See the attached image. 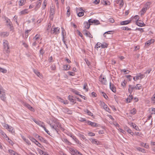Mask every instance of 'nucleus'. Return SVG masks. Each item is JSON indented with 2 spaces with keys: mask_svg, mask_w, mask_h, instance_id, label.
<instances>
[{
  "mask_svg": "<svg viewBox=\"0 0 155 155\" xmlns=\"http://www.w3.org/2000/svg\"><path fill=\"white\" fill-rule=\"evenodd\" d=\"M51 128L55 130L57 132L59 130H63V128L61 127V125L58 121L56 120L51 123L49 124Z\"/></svg>",
  "mask_w": 155,
  "mask_h": 155,
  "instance_id": "1",
  "label": "nucleus"
},
{
  "mask_svg": "<svg viewBox=\"0 0 155 155\" xmlns=\"http://www.w3.org/2000/svg\"><path fill=\"white\" fill-rule=\"evenodd\" d=\"M3 45L4 47V51L6 53L9 54L10 51L9 43L8 41L6 40H3Z\"/></svg>",
  "mask_w": 155,
  "mask_h": 155,
  "instance_id": "2",
  "label": "nucleus"
},
{
  "mask_svg": "<svg viewBox=\"0 0 155 155\" xmlns=\"http://www.w3.org/2000/svg\"><path fill=\"white\" fill-rule=\"evenodd\" d=\"M60 28L59 27L56 28L54 25H53L52 27L51 33V34L57 35L60 32Z\"/></svg>",
  "mask_w": 155,
  "mask_h": 155,
  "instance_id": "3",
  "label": "nucleus"
},
{
  "mask_svg": "<svg viewBox=\"0 0 155 155\" xmlns=\"http://www.w3.org/2000/svg\"><path fill=\"white\" fill-rule=\"evenodd\" d=\"M99 81L101 83L104 84L106 85L107 83V81L106 78L103 76L102 75H101L99 78Z\"/></svg>",
  "mask_w": 155,
  "mask_h": 155,
  "instance_id": "4",
  "label": "nucleus"
},
{
  "mask_svg": "<svg viewBox=\"0 0 155 155\" xmlns=\"http://www.w3.org/2000/svg\"><path fill=\"white\" fill-rule=\"evenodd\" d=\"M68 150L71 155H76L78 153V151L71 147H68Z\"/></svg>",
  "mask_w": 155,
  "mask_h": 155,
  "instance_id": "5",
  "label": "nucleus"
},
{
  "mask_svg": "<svg viewBox=\"0 0 155 155\" xmlns=\"http://www.w3.org/2000/svg\"><path fill=\"white\" fill-rule=\"evenodd\" d=\"M86 123H87L88 125H91L93 127H98L100 125L98 124L93 122L89 120H87L86 121Z\"/></svg>",
  "mask_w": 155,
  "mask_h": 155,
  "instance_id": "6",
  "label": "nucleus"
},
{
  "mask_svg": "<svg viewBox=\"0 0 155 155\" xmlns=\"http://www.w3.org/2000/svg\"><path fill=\"white\" fill-rule=\"evenodd\" d=\"M100 103H101L100 105L103 107V108L106 111L109 112L110 109L107 106L106 104L104 102L101 101H100Z\"/></svg>",
  "mask_w": 155,
  "mask_h": 155,
  "instance_id": "7",
  "label": "nucleus"
},
{
  "mask_svg": "<svg viewBox=\"0 0 155 155\" xmlns=\"http://www.w3.org/2000/svg\"><path fill=\"white\" fill-rule=\"evenodd\" d=\"M88 21L89 23H94L95 25H98L100 24L99 21L96 19H94L92 18L88 20Z\"/></svg>",
  "mask_w": 155,
  "mask_h": 155,
  "instance_id": "8",
  "label": "nucleus"
},
{
  "mask_svg": "<svg viewBox=\"0 0 155 155\" xmlns=\"http://www.w3.org/2000/svg\"><path fill=\"white\" fill-rule=\"evenodd\" d=\"M6 97L5 94V92L0 94V99L3 101L5 102L6 101Z\"/></svg>",
  "mask_w": 155,
  "mask_h": 155,
  "instance_id": "9",
  "label": "nucleus"
},
{
  "mask_svg": "<svg viewBox=\"0 0 155 155\" xmlns=\"http://www.w3.org/2000/svg\"><path fill=\"white\" fill-rule=\"evenodd\" d=\"M144 77L143 74H139L137 75V76L133 78V79L135 81H137L138 79H141Z\"/></svg>",
  "mask_w": 155,
  "mask_h": 155,
  "instance_id": "10",
  "label": "nucleus"
},
{
  "mask_svg": "<svg viewBox=\"0 0 155 155\" xmlns=\"http://www.w3.org/2000/svg\"><path fill=\"white\" fill-rule=\"evenodd\" d=\"M83 33L87 37L90 38H92L93 36L90 32L87 31L86 30H84L83 31Z\"/></svg>",
  "mask_w": 155,
  "mask_h": 155,
  "instance_id": "11",
  "label": "nucleus"
},
{
  "mask_svg": "<svg viewBox=\"0 0 155 155\" xmlns=\"http://www.w3.org/2000/svg\"><path fill=\"white\" fill-rule=\"evenodd\" d=\"M41 3V0H39L36 2L35 7V11H37L40 7Z\"/></svg>",
  "mask_w": 155,
  "mask_h": 155,
  "instance_id": "12",
  "label": "nucleus"
},
{
  "mask_svg": "<svg viewBox=\"0 0 155 155\" xmlns=\"http://www.w3.org/2000/svg\"><path fill=\"white\" fill-rule=\"evenodd\" d=\"M78 11H77V12L78 11H79V12L78 14L77 15L78 17H82L84 15V13L83 12V10L81 8L78 9Z\"/></svg>",
  "mask_w": 155,
  "mask_h": 155,
  "instance_id": "13",
  "label": "nucleus"
},
{
  "mask_svg": "<svg viewBox=\"0 0 155 155\" xmlns=\"http://www.w3.org/2000/svg\"><path fill=\"white\" fill-rule=\"evenodd\" d=\"M32 120L35 122V123L41 127H42L44 124V123L40 121H37L35 119H32Z\"/></svg>",
  "mask_w": 155,
  "mask_h": 155,
  "instance_id": "14",
  "label": "nucleus"
},
{
  "mask_svg": "<svg viewBox=\"0 0 155 155\" xmlns=\"http://www.w3.org/2000/svg\"><path fill=\"white\" fill-rule=\"evenodd\" d=\"M24 105L31 111H34V109L33 108V107L30 105L28 104V103H24Z\"/></svg>",
  "mask_w": 155,
  "mask_h": 155,
  "instance_id": "15",
  "label": "nucleus"
},
{
  "mask_svg": "<svg viewBox=\"0 0 155 155\" xmlns=\"http://www.w3.org/2000/svg\"><path fill=\"white\" fill-rule=\"evenodd\" d=\"M136 24L138 26L142 27L145 25L143 22L140 20H137L136 21Z\"/></svg>",
  "mask_w": 155,
  "mask_h": 155,
  "instance_id": "16",
  "label": "nucleus"
},
{
  "mask_svg": "<svg viewBox=\"0 0 155 155\" xmlns=\"http://www.w3.org/2000/svg\"><path fill=\"white\" fill-rule=\"evenodd\" d=\"M116 3L119 4L120 8H121L124 4V2L123 0H117Z\"/></svg>",
  "mask_w": 155,
  "mask_h": 155,
  "instance_id": "17",
  "label": "nucleus"
},
{
  "mask_svg": "<svg viewBox=\"0 0 155 155\" xmlns=\"http://www.w3.org/2000/svg\"><path fill=\"white\" fill-rule=\"evenodd\" d=\"M89 140L91 141L92 143H94L97 145L100 144V142L96 139L93 138H91L89 139Z\"/></svg>",
  "mask_w": 155,
  "mask_h": 155,
  "instance_id": "18",
  "label": "nucleus"
},
{
  "mask_svg": "<svg viewBox=\"0 0 155 155\" xmlns=\"http://www.w3.org/2000/svg\"><path fill=\"white\" fill-rule=\"evenodd\" d=\"M61 34L62 35V38H67L66 34V31L63 28H61Z\"/></svg>",
  "mask_w": 155,
  "mask_h": 155,
  "instance_id": "19",
  "label": "nucleus"
},
{
  "mask_svg": "<svg viewBox=\"0 0 155 155\" xmlns=\"http://www.w3.org/2000/svg\"><path fill=\"white\" fill-rule=\"evenodd\" d=\"M0 135L2 137L5 139L7 138L8 137L6 134L2 130H0Z\"/></svg>",
  "mask_w": 155,
  "mask_h": 155,
  "instance_id": "20",
  "label": "nucleus"
},
{
  "mask_svg": "<svg viewBox=\"0 0 155 155\" xmlns=\"http://www.w3.org/2000/svg\"><path fill=\"white\" fill-rule=\"evenodd\" d=\"M28 13V10L27 9H25L20 11L19 13V15H25Z\"/></svg>",
  "mask_w": 155,
  "mask_h": 155,
  "instance_id": "21",
  "label": "nucleus"
},
{
  "mask_svg": "<svg viewBox=\"0 0 155 155\" xmlns=\"http://www.w3.org/2000/svg\"><path fill=\"white\" fill-rule=\"evenodd\" d=\"M62 141L64 142L67 144L68 145H71V143L68 140L65 138H64L62 139Z\"/></svg>",
  "mask_w": 155,
  "mask_h": 155,
  "instance_id": "22",
  "label": "nucleus"
},
{
  "mask_svg": "<svg viewBox=\"0 0 155 155\" xmlns=\"http://www.w3.org/2000/svg\"><path fill=\"white\" fill-rule=\"evenodd\" d=\"M110 88L113 92H116V89L115 87H114V85L113 84H111V82L110 83Z\"/></svg>",
  "mask_w": 155,
  "mask_h": 155,
  "instance_id": "23",
  "label": "nucleus"
},
{
  "mask_svg": "<svg viewBox=\"0 0 155 155\" xmlns=\"http://www.w3.org/2000/svg\"><path fill=\"white\" fill-rule=\"evenodd\" d=\"M91 24L88 21L85 22L84 23V27L87 29H88L90 28Z\"/></svg>",
  "mask_w": 155,
  "mask_h": 155,
  "instance_id": "24",
  "label": "nucleus"
},
{
  "mask_svg": "<svg viewBox=\"0 0 155 155\" xmlns=\"http://www.w3.org/2000/svg\"><path fill=\"white\" fill-rule=\"evenodd\" d=\"M58 100L61 102L63 103L64 104H68V101L67 100H64L61 98L58 97Z\"/></svg>",
  "mask_w": 155,
  "mask_h": 155,
  "instance_id": "25",
  "label": "nucleus"
},
{
  "mask_svg": "<svg viewBox=\"0 0 155 155\" xmlns=\"http://www.w3.org/2000/svg\"><path fill=\"white\" fill-rule=\"evenodd\" d=\"M133 98V96L132 95L130 94L129 96L126 99V101L127 103H130Z\"/></svg>",
  "mask_w": 155,
  "mask_h": 155,
  "instance_id": "26",
  "label": "nucleus"
},
{
  "mask_svg": "<svg viewBox=\"0 0 155 155\" xmlns=\"http://www.w3.org/2000/svg\"><path fill=\"white\" fill-rule=\"evenodd\" d=\"M84 111L87 115L93 117V114L89 110L87 109L84 110Z\"/></svg>",
  "mask_w": 155,
  "mask_h": 155,
  "instance_id": "27",
  "label": "nucleus"
},
{
  "mask_svg": "<svg viewBox=\"0 0 155 155\" xmlns=\"http://www.w3.org/2000/svg\"><path fill=\"white\" fill-rule=\"evenodd\" d=\"M131 22V20H126L121 21L120 22V24L121 25H126L128 24Z\"/></svg>",
  "mask_w": 155,
  "mask_h": 155,
  "instance_id": "28",
  "label": "nucleus"
},
{
  "mask_svg": "<svg viewBox=\"0 0 155 155\" xmlns=\"http://www.w3.org/2000/svg\"><path fill=\"white\" fill-rule=\"evenodd\" d=\"M154 40L153 39H151L150 40H148L145 43L146 45H147L148 46L150 45L151 43L154 42Z\"/></svg>",
  "mask_w": 155,
  "mask_h": 155,
  "instance_id": "29",
  "label": "nucleus"
},
{
  "mask_svg": "<svg viewBox=\"0 0 155 155\" xmlns=\"http://www.w3.org/2000/svg\"><path fill=\"white\" fill-rule=\"evenodd\" d=\"M71 68V66L69 65H65L63 66V68L65 71L69 70Z\"/></svg>",
  "mask_w": 155,
  "mask_h": 155,
  "instance_id": "30",
  "label": "nucleus"
},
{
  "mask_svg": "<svg viewBox=\"0 0 155 155\" xmlns=\"http://www.w3.org/2000/svg\"><path fill=\"white\" fill-rule=\"evenodd\" d=\"M73 97L71 96L70 95H69L68 97V100L74 104L76 103Z\"/></svg>",
  "mask_w": 155,
  "mask_h": 155,
  "instance_id": "31",
  "label": "nucleus"
},
{
  "mask_svg": "<svg viewBox=\"0 0 155 155\" xmlns=\"http://www.w3.org/2000/svg\"><path fill=\"white\" fill-rule=\"evenodd\" d=\"M41 37V35L40 34H37L33 38V40L35 41H37Z\"/></svg>",
  "mask_w": 155,
  "mask_h": 155,
  "instance_id": "32",
  "label": "nucleus"
},
{
  "mask_svg": "<svg viewBox=\"0 0 155 155\" xmlns=\"http://www.w3.org/2000/svg\"><path fill=\"white\" fill-rule=\"evenodd\" d=\"M25 0H20L18 2V4L20 6H22L24 5L25 3Z\"/></svg>",
  "mask_w": 155,
  "mask_h": 155,
  "instance_id": "33",
  "label": "nucleus"
},
{
  "mask_svg": "<svg viewBox=\"0 0 155 155\" xmlns=\"http://www.w3.org/2000/svg\"><path fill=\"white\" fill-rule=\"evenodd\" d=\"M7 26L10 28L11 30H12L13 28V27L12 25V23L11 21L9 23L7 24Z\"/></svg>",
  "mask_w": 155,
  "mask_h": 155,
  "instance_id": "34",
  "label": "nucleus"
},
{
  "mask_svg": "<svg viewBox=\"0 0 155 155\" xmlns=\"http://www.w3.org/2000/svg\"><path fill=\"white\" fill-rule=\"evenodd\" d=\"M73 139L75 141L76 143H77V144H79L80 146H81V143H80L78 140L76 138V137L75 136Z\"/></svg>",
  "mask_w": 155,
  "mask_h": 155,
  "instance_id": "35",
  "label": "nucleus"
},
{
  "mask_svg": "<svg viewBox=\"0 0 155 155\" xmlns=\"http://www.w3.org/2000/svg\"><path fill=\"white\" fill-rule=\"evenodd\" d=\"M8 33L6 32H2L0 34L1 35L2 37H3L7 36H8Z\"/></svg>",
  "mask_w": 155,
  "mask_h": 155,
  "instance_id": "36",
  "label": "nucleus"
},
{
  "mask_svg": "<svg viewBox=\"0 0 155 155\" xmlns=\"http://www.w3.org/2000/svg\"><path fill=\"white\" fill-rule=\"evenodd\" d=\"M54 9L53 8H52V7L51 8L50 10V15H52V16L54 15Z\"/></svg>",
  "mask_w": 155,
  "mask_h": 155,
  "instance_id": "37",
  "label": "nucleus"
},
{
  "mask_svg": "<svg viewBox=\"0 0 155 155\" xmlns=\"http://www.w3.org/2000/svg\"><path fill=\"white\" fill-rule=\"evenodd\" d=\"M38 138L39 140L41 141L44 143H45L46 142V140L43 137L40 136H38Z\"/></svg>",
  "mask_w": 155,
  "mask_h": 155,
  "instance_id": "38",
  "label": "nucleus"
},
{
  "mask_svg": "<svg viewBox=\"0 0 155 155\" xmlns=\"http://www.w3.org/2000/svg\"><path fill=\"white\" fill-rule=\"evenodd\" d=\"M132 126L136 130L138 131H139L140 130L138 127L136 125V124L133 123H132Z\"/></svg>",
  "mask_w": 155,
  "mask_h": 155,
  "instance_id": "39",
  "label": "nucleus"
},
{
  "mask_svg": "<svg viewBox=\"0 0 155 155\" xmlns=\"http://www.w3.org/2000/svg\"><path fill=\"white\" fill-rule=\"evenodd\" d=\"M130 113L134 115L136 113V110L135 108H134L130 110Z\"/></svg>",
  "mask_w": 155,
  "mask_h": 155,
  "instance_id": "40",
  "label": "nucleus"
},
{
  "mask_svg": "<svg viewBox=\"0 0 155 155\" xmlns=\"http://www.w3.org/2000/svg\"><path fill=\"white\" fill-rule=\"evenodd\" d=\"M147 9L146 7L142 8L140 11L141 15H143Z\"/></svg>",
  "mask_w": 155,
  "mask_h": 155,
  "instance_id": "41",
  "label": "nucleus"
},
{
  "mask_svg": "<svg viewBox=\"0 0 155 155\" xmlns=\"http://www.w3.org/2000/svg\"><path fill=\"white\" fill-rule=\"evenodd\" d=\"M72 92L73 93H74L78 95H80V92L76 90H75L72 89L71 90Z\"/></svg>",
  "mask_w": 155,
  "mask_h": 155,
  "instance_id": "42",
  "label": "nucleus"
},
{
  "mask_svg": "<svg viewBox=\"0 0 155 155\" xmlns=\"http://www.w3.org/2000/svg\"><path fill=\"white\" fill-rule=\"evenodd\" d=\"M5 139L11 145H12L14 144L13 141L8 137Z\"/></svg>",
  "mask_w": 155,
  "mask_h": 155,
  "instance_id": "43",
  "label": "nucleus"
},
{
  "mask_svg": "<svg viewBox=\"0 0 155 155\" xmlns=\"http://www.w3.org/2000/svg\"><path fill=\"white\" fill-rule=\"evenodd\" d=\"M5 92V90L2 87L0 84V94Z\"/></svg>",
  "mask_w": 155,
  "mask_h": 155,
  "instance_id": "44",
  "label": "nucleus"
},
{
  "mask_svg": "<svg viewBox=\"0 0 155 155\" xmlns=\"http://www.w3.org/2000/svg\"><path fill=\"white\" fill-rule=\"evenodd\" d=\"M29 138L30 140L32 142L34 143H35L37 141V140L36 139H35V138H34L31 137H30Z\"/></svg>",
  "mask_w": 155,
  "mask_h": 155,
  "instance_id": "45",
  "label": "nucleus"
},
{
  "mask_svg": "<svg viewBox=\"0 0 155 155\" xmlns=\"http://www.w3.org/2000/svg\"><path fill=\"white\" fill-rule=\"evenodd\" d=\"M50 68L51 70L53 71H54L56 69V67L55 64H52Z\"/></svg>",
  "mask_w": 155,
  "mask_h": 155,
  "instance_id": "46",
  "label": "nucleus"
},
{
  "mask_svg": "<svg viewBox=\"0 0 155 155\" xmlns=\"http://www.w3.org/2000/svg\"><path fill=\"white\" fill-rule=\"evenodd\" d=\"M0 72L4 73H5L7 72V70L5 69L0 67Z\"/></svg>",
  "mask_w": 155,
  "mask_h": 155,
  "instance_id": "47",
  "label": "nucleus"
},
{
  "mask_svg": "<svg viewBox=\"0 0 155 155\" xmlns=\"http://www.w3.org/2000/svg\"><path fill=\"white\" fill-rule=\"evenodd\" d=\"M133 90L132 89V85H129L128 88V92L130 94H131Z\"/></svg>",
  "mask_w": 155,
  "mask_h": 155,
  "instance_id": "48",
  "label": "nucleus"
},
{
  "mask_svg": "<svg viewBox=\"0 0 155 155\" xmlns=\"http://www.w3.org/2000/svg\"><path fill=\"white\" fill-rule=\"evenodd\" d=\"M127 132L129 134H130V135L133 136V135H134V132H133L132 130H131V129H130L129 128L127 130Z\"/></svg>",
  "mask_w": 155,
  "mask_h": 155,
  "instance_id": "49",
  "label": "nucleus"
},
{
  "mask_svg": "<svg viewBox=\"0 0 155 155\" xmlns=\"http://www.w3.org/2000/svg\"><path fill=\"white\" fill-rule=\"evenodd\" d=\"M78 136L81 139L84 140L86 139L85 137L83 134H78Z\"/></svg>",
  "mask_w": 155,
  "mask_h": 155,
  "instance_id": "50",
  "label": "nucleus"
},
{
  "mask_svg": "<svg viewBox=\"0 0 155 155\" xmlns=\"http://www.w3.org/2000/svg\"><path fill=\"white\" fill-rule=\"evenodd\" d=\"M8 152L9 153L11 154L12 155H15V152L12 150H9Z\"/></svg>",
  "mask_w": 155,
  "mask_h": 155,
  "instance_id": "51",
  "label": "nucleus"
},
{
  "mask_svg": "<svg viewBox=\"0 0 155 155\" xmlns=\"http://www.w3.org/2000/svg\"><path fill=\"white\" fill-rule=\"evenodd\" d=\"M8 131L11 132V133H13L14 132V130H13V128L11 126H9V128L8 129Z\"/></svg>",
  "mask_w": 155,
  "mask_h": 155,
  "instance_id": "52",
  "label": "nucleus"
},
{
  "mask_svg": "<svg viewBox=\"0 0 155 155\" xmlns=\"http://www.w3.org/2000/svg\"><path fill=\"white\" fill-rule=\"evenodd\" d=\"M33 71L34 72L38 77L40 75V73L38 72V71L35 69H33Z\"/></svg>",
  "mask_w": 155,
  "mask_h": 155,
  "instance_id": "53",
  "label": "nucleus"
},
{
  "mask_svg": "<svg viewBox=\"0 0 155 155\" xmlns=\"http://www.w3.org/2000/svg\"><path fill=\"white\" fill-rule=\"evenodd\" d=\"M100 93H101L102 95L106 99H107V98H108V96L105 93L102 91L100 92Z\"/></svg>",
  "mask_w": 155,
  "mask_h": 155,
  "instance_id": "54",
  "label": "nucleus"
},
{
  "mask_svg": "<svg viewBox=\"0 0 155 155\" xmlns=\"http://www.w3.org/2000/svg\"><path fill=\"white\" fill-rule=\"evenodd\" d=\"M35 144L41 148H42L43 147V146L41 145V144L39 143V142L37 141Z\"/></svg>",
  "mask_w": 155,
  "mask_h": 155,
  "instance_id": "55",
  "label": "nucleus"
},
{
  "mask_svg": "<svg viewBox=\"0 0 155 155\" xmlns=\"http://www.w3.org/2000/svg\"><path fill=\"white\" fill-rule=\"evenodd\" d=\"M151 4V2H148L146 3V5H145V7L147 8L148 9L149 8Z\"/></svg>",
  "mask_w": 155,
  "mask_h": 155,
  "instance_id": "56",
  "label": "nucleus"
},
{
  "mask_svg": "<svg viewBox=\"0 0 155 155\" xmlns=\"http://www.w3.org/2000/svg\"><path fill=\"white\" fill-rule=\"evenodd\" d=\"M108 46V45L107 43H105L102 44L101 47L103 48H107Z\"/></svg>",
  "mask_w": 155,
  "mask_h": 155,
  "instance_id": "57",
  "label": "nucleus"
},
{
  "mask_svg": "<svg viewBox=\"0 0 155 155\" xmlns=\"http://www.w3.org/2000/svg\"><path fill=\"white\" fill-rule=\"evenodd\" d=\"M121 72H124L125 74H128L129 71H128L127 70H126V69H124L121 70Z\"/></svg>",
  "mask_w": 155,
  "mask_h": 155,
  "instance_id": "58",
  "label": "nucleus"
},
{
  "mask_svg": "<svg viewBox=\"0 0 155 155\" xmlns=\"http://www.w3.org/2000/svg\"><path fill=\"white\" fill-rule=\"evenodd\" d=\"M31 31V30H28L25 31V37L27 38L28 36V33Z\"/></svg>",
  "mask_w": 155,
  "mask_h": 155,
  "instance_id": "59",
  "label": "nucleus"
},
{
  "mask_svg": "<svg viewBox=\"0 0 155 155\" xmlns=\"http://www.w3.org/2000/svg\"><path fill=\"white\" fill-rule=\"evenodd\" d=\"M121 29L124 30H131V28H129L127 27H123L121 28Z\"/></svg>",
  "mask_w": 155,
  "mask_h": 155,
  "instance_id": "60",
  "label": "nucleus"
},
{
  "mask_svg": "<svg viewBox=\"0 0 155 155\" xmlns=\"http://www.w3.org/2000/svg\"><path fill=\"white\" fill-rule=\"evenodd\" d=\"M137 90H140L142 88V86L140 84H138L137 85Z\"/></svg>",
  "mask_w": 155,
  "mask_h": 155,
  "instance_id": "61",
  "label": "nucleus"
},
{
  "mask_svg": "<svg viewBox=\"0 0 155 155\" xmlns=\"http://www.w3.org/2000/svg\"><path fill=\"white\" fill-rule=\"evenodd\" d=\"M34 42H33L32 44V46L33 47H35L37 44V41L34 40Z\"/></svg>",
  "mask_w": 155,
  "mask_h": 155,
  "instance_id": "62",
  "label": "nucleus"
},
{
  "mask_svg": "<svg viewBox=\"0 0 155 155\" xmlns=\"http://www.w3.org/2000/svg\"><path fill=\"white\" fill-rule=\"evenodd\" d=\"M88 135L89 136H95V134L92 132H89L88 133Z\"/></svg>",
  "mask_w": 155,
  "mask_h": 155,
  "instance_id": "63",
  "label": "nucleus"
},
{
  "mask_svg": "<svg viewBox=\"0 0 155 155\" xmlns=\"http://www.w3.org/2000/svg\"><path fill=\"white\" fill-rule=\"evenodd\" d=\"M79 120L80 121L82 122H83L84 121H86V122L87 121L85 118H82L81 117H80L79 119Z\"/></svg>",
  "mask_w": 155,
  "mask_h": 155,
  "instance_id": "64",
  "label": "nucleus"
}]
</instances>
